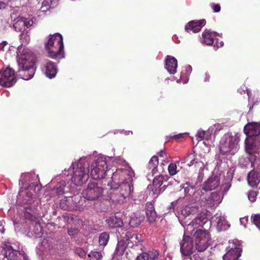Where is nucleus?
Returning a JSON list of instances; mask_svg holds the SVG:
<instances>
[{"mask_svg":"<svg viewBox=\"0 0 260 260\" xmlns=\"http://www.w3.org/2000/svg\"><path fill=\"white\" fill-rule=\"evenodd\" d=\"M27 181H29L30 184L23 190L22 187L21 188L19 193V197L24 198L23 202L25 204L24 207V217L32 221V225L30 228L31 230V235L35 236L36 237H40L42 232V226L41 225L40 220V215L37 213V208L36 206L37 203H35L34 200L36 197V189H40V186L38 185L39 181L38 175L35 174H22L19 180V185H24Z\"/></svg>","mask_w":260,"mask_h":260,"instance_id":"1","label":"nucleus"},{"mask_svg":"<svg viewBox=\"0 0 260 260\" xmlns=\"http://www.w3.org/2000/svg\"><path fill=\"white\" fill-rule=\"evenodd\" d=\"M208 217L207 211H203L199 214L197 217L193 219L190 223L187 221L182 220L181 224L184 228V234L183 239L180 243V251L182 255L185 256L190 255L196 250L195 245L193 244V240L189 235H192L193 232L196 229L197 225H203L208 221Z\"/></svg>","mask_w":260,"mask_h":260,"instance_id":"2","label":"nucleus"},{"mask_svg":"<svg viewBox=\"0 0 260 260\" xmlns=\"http://www.w3.org/2000/svg\"><path fill=\"white\" fill-rule=\"evenodd\" d=\"M244 132L247 138L245 140V150L249 154V159L252 165L256 160L260 152V141L258 138L260 136V123L258 122H249L244 127Z\"/></svg>","mask_w":260,"mask_h":260,"instance_id":"3","label":"nucleus"},{"mask_svg":"<svg viewBox=\"0 0 260 260\" xmlns=\"http://www.w3.org/2000/svg\"><path fill=\"white\" fill-rule=\"evenodd\" d=\"M24 51L23 45L17 49V62L19 67L18 72L21 78L25 80L30 79L34 75L36 70L35 63L36 58L31 52Z\"/></svg>","mask_w":260,"mask_h":260,"instance_id":"4","label":"nucleus"},{"mask_svg":"<svg viewBox=\"0 0 260 260\" xmlns=\"http://www.w3.org/2000/svg\"><path fill=\"white\" fill-rule=\"evenodd\" d=\"M90 157H82L72 163L70 171L72 172V181L77 186L86 182L89 178Z\"/></svg>","mask_w":260,"mask_h":260,"instance_id":"5","label":"nucleus"},{"mask_svg":"<svg viewBox=\"0 0 260 260\" xmlns=\"http://www.w3.org/2000/svg\"><path fill=\"white\" fill-rule=\"evenodd\" d=\"M63 48V38L60 34L56 33L49 36L48 41L45 44L48 56L55 59L64 58Z\"/></svg>","mask_w":260,"mask_h":260,"instance_id":"6","label":"nucleus"},{"mask_svg":"<svg viewBox=\"0 0 260 260\" xmlns=\"http://www.w3.org/2000/svg\"><path fill=\"white\" fill-rule=\"evenodd\" d=\"M133 189V181L122 182L118 184H112L108 194L113 202L121 203L130 197Z\"/></svg>","mask_w":260,"mask_h":260,"instance_id":"7","label":"nucleus"},{"mask_svg":"<svg viewBox=\"0 0 260 260\" xmlns=\"http://www.w3.org/2000/svg\"><path fill=\"white\" fill-rule=\"evenodd\" d=\"M202 225H194L197 226L193 232L192 236L194 239L195 249L198 252H203L207 249L210 244L211 240L208 231L201 229H198Z\"/></svg>","mask_w":260,"mask_h":260,"instance_id":"8","label":"nucleus"},{"mask_svg":"<svg viewBox=\"0 0 260 260\" xmlns=\"http://www.w3.org/2000/svg\"><path fill=\"white\" fill-rule=\"evenodd\" d=\"M239 139L237 136L225 134L220 141V151L223 155L228 153L234 154L239 149Z\"/></svg>","mask_w":260,"mask_h":260,"instance_id":"9","label":"nucleus"},{"mask_svg":"<svg viewBox=\"0 0 260 260\" xmlns=\"http://www.w3.org/2000/svg\"><path fill=\"white\" fill-rule=\"evenodd\" d=\"M107 168L106 157L104 156H98L91 164V177L94 180L104 178L106 176Z\"/></svg>","mask_w":260,"mask_h":260,"instance_id":"10","label":"nucleus"},{"mask_svg":"<svg viewBox=\"0 0 260 260\" xmlns=\"http://www.w3.org/2000/svg\"><path fill=\"white\" fill-rule=\"evenodd\" d=\"M0 260H28L23 252H20L9 242L3 244L0 254Z\"/></svg>","mask_w":260,"mask_h":260,"instance_id":"11","label":"nucleus"},{"mask_svg":"<svg viewBox=\"0 0 260 260\" xmlns=\"http://www.w3.org/2000/svg\"><path fill=\"white\" fill-rule=\"evenodd\" d=\"M142 241L141 235L127 232L118 242L116 250L123 252L126 246L132 248L134 246H141Z\"/></svg>","mask_w":260,"mask_h":260,"instance_id":"12","label":"nucleus"},{"mask_svg":"<svg viewBox=\"0 0 260 260\" xmlns=\"http://www.w3.org/2000/svg\"><path fill=\"white\" fill-rule=\"evenodd\" d=\"M83 197L86 200L94 201L100 200L103 196L104 189L95 182H90L82 191Z\"/></svg>","mask_w":260,"mask_h":260,"instance_id":"13","label":"nucleus"},{"mask_svg":"<svg viewBox=\"0 0 260 260\" xmlns=\"http://www.w3.org/2000/svg\"><path fill=\"white\" fill-rule=\"evenodd\" d=\"M134 171L131 169H119L113 173L112 179L113 184H118L122 182L133 181Z\"/></svg>","mask_w":260,"mask_h":260,"instance_id":"14","label":"nucleus"},{"mask_svg":"<svg viewBox=\"0 0 260 260\" xmlns=\"http://www.w3.org/2000/svg\"><path fill=\"white\" fill-rule=\"evenodd\" d=\"M203 194L204 193L202 194V193L198 194V191L193 194L195 196L196 201H199L200 200H201L204 202L203 206L212 207L218 205L221 202L220 195L216 192H211L205 197H203L202 198V196Z\"/></svg>","mask_w":260,"mask_h":260,"instance_id":"15","label":"nucleus"},{"mask_svg":"<svg viewBox=\"0 0 260 260\" xmlns=\"http://www.w3.org/2000/svg\"><path fill=\"white\" fill-rule=\"evenodd\" d=\"M16 82L14 71L7 68L0 72V84L7 87L13 85Z\"/></svg>","mask_w":260,"mask_h":260,"instance_id":"16","label":"nucleus"},{"mask_svg":"<svg viewBox=\"0 0 260 260\" xmlns=\"http://www.w3.org/2000/svg\"><path fill=\"white\" fill-rule=\"evenodd\" d=\"M241 242L235 240L229 245L230 250L223 255V260H237L241 255Z\"/></svg>","mask_w":260,"mask_h":260,"instance_id":"17","label":"nucleus"},{"mask_svg":"<svg viewBox=\"0 0 260 260\" xmlns=\"http://www.w3.org/2000/svg\"><path fill=\"white\" fill-rule=\"evenodd\" d=\"M220 176L218 174H212L203 184L201 190H198V194L204 193V191H210L216 189L220 184Z\"/></svg>","mask_w":260,"mask_h":260,"instance_id":"18","label":"nucleus"},{"mask_svg":"<svg viewBox=\"0 0 260 260\" xmlns=\"http://www.w3.org/2000/svg\"><path fill=\"white\" fill-rule=\"evenodd\" d=\"M198 210V207L194 204H190L184 206L181 210V215L179 217L180 223H181L182 220H185L187 221V223H190L191 222H189V221L190 218L187 219V217L195 214Z\"/></svg>","mask_w":260,"mask_h":260,"instance_id":"19","label":"nucleus"},{"mask_svg":"<svg viewBox=\"0 0 260 260\" xmlns=\"http://www.w3.org/2000/svg\"><path fill=\"white\" fill-rule=\"evenodd\" d=\"M205 23L206 21L205 19L192 20L187 24L185 29L187 32L192 30L193 32H198L201 30L202 27L205 25Z\"/></svg>","mask_w":260,"mask_h":260,"instance_id":"20","label":"nucleus"},{"mask_svg":"<svg viewBox=\"0 0 260 260\" xmlns=\"http://www.w3.org/2000/svg\"><path fill=\"white\" fill-rule=\"evenodd\" d=\"M182 163H187V165L190 167L193 165L196 167H199L200 169H203L204 164L202 161L196 160V155L194 153H189L187 156L181 160Z\"/></svg>","mask_w":260,"mask_h":260,"instance_id":"21","label":"nucleus"},{"mask_svg":"<svg viewBox=\"0 0 260 260\" xmlns=\"http://www.w3.org/2000/svg\"><path fill=\"white\" fill-rule=\"evenodd\" d=\"M165 68L170 74L176 73L177 68V59L171 56H167L166 59Z\"/></svg>","mask_w":260,"mask_h":260,"instance_id":"22","label":"nucleus"},{"mask_svg":"<svg viewBox=\"0 0 260 260\" xmlns=\"http://www.w3.org/2000/svg\"><path fill=\"white\" fill-rule=\"evenodd\" d=\"M44 71L46 76L51 79L55 76L57 73V68L53 62L47 60L45 64Z\"/></svg>","mask_w":260,"mask_h":260,"instance_id":"23","label":"nucleus"},{"mask_svg":"<svg viewBox=\"0 0 260 260\" xmlns=\"http://www.w3.org/2000/svg\"><path fill=\"white\" fill-rule=\"evenodd\" d=\"M212 222L216 224L217 228L220 230H226L230 227L223 216H217L216 215L212 218Z\"/></svg>","mask_w":260,"mask_h":260,"instance_id":"24","label":"nucleus"},{"mask_svg":"<svg viewBox=\"0 0 260 260\" xmlns=\"http://www.w3.org/2000/svg\"><path fill=\"white\" fill-rule=\"evenodd\" d=\"M248 184L251 187H256L260 182V174L257 172L251 171L247 177Z\"/></svg>","mask_w":260,"mask_h":260,"instance_id":"25","label":"nucleus"},{"mask_svg":"<svg viewBox=\"0 0 260 260\" xmlns=\"http://www.w3.org/2000/svg\"><path fill=\"white\" fill-rule=\"evenodd\" d=\"M146 214L149 222H153L155 220L157 215L151 203H147L146 205Z\"/></svg>","mask_w":260,"mask_h":260,"instance_id":"26","label":"nucleus"},{"mask_svg":"<svg viewBox=\"0 0 260 260\" xmlns=\"http://www.w3.org/2000/svg\"><path fill=\"white\" fill-rule=\"evenodd\" d=\"M216 32H210L209 30L206 29L202 34L203 41L208 45H211L213 43L214 37L216 36Z\"/></svg>","mask_w":260,"mask_h":260,"instance_id":"27","label":"nucleus"},{"mask_svg":"<svg viewBox=\"0 0 260 260\" xmlns=\"http://www.w3.org/2000/svg\"><path fill=\"white\" fill-rule=\"evenodd\" d=\"M158 165V158L157 156H153L149 160L147 168L150 172L148 174H151L153 176L157 172V166Z\"/></svg>","mask_w":260,"mask_h":260,"instance_id":"28","label":"nucleus"},{"mask_svg":"<svg viewBox=\"0 0 260 260\" xmlns=\"http://www.w3.org/2000/svg\"><path fill=\"white\" fill-rule=\"evenodd\" d=\"M106 221L110 228H119L123 225V221L121 218L115 215L110 216Z\"/></svg>","mask_w":260,"mask_h":260,"instance_id":"29","label":"nucleus"},{"mask_svg":"<svg viewBox=\"0 0 260 260\" xmlns=\"http://www.w3.org/2000/svg\"><path fill=\"white\" fill-rule=\"evenodd\" d=\"M164 177L162 175H158L153 180V186L154 188L152 191L155 194H158L160 192V187L162 184Z\"/></svg>","mask_w":260,"mask_h":260,"instance_id":"30","label":"nucleus"},{"mask_svg":"<svg viewBox=\"0 0 260 260\" xmlns=\"http://www.w3.org/2000/svg\"><path fill=\"white\" fill-rule=\"evenodd\" d=\"M66 186V182L64 181H60L51 190V193L53 196H60L62 195L64 192V188Z\"/></svg>","mask_w":260,"mask_h":260,"instance_id":"31","label":"nucleus"},{"mask_svg":"<svg viewBox=\"0 0 260 260\" xmlns=\"http://www.w3.org/2000/svg\"><path fill=\"white\" fill-rule=\"evenodd\" d=\"M13 27L16 31H21L25 30V18L23 17L18 18L17 20L13 24Z\"/></svg>","mask_w":260,"mask_h":260,"instance_id":"32","label":"nucleus"},{"mask_svg":"<svg viewBox=\"0 0 260 260\" xmlns=\"http://www.w3.org/2000/svg\"><path fill=\"white\" fill-rule=\"evenodd\" d=\"M148 260H165L159 255V251L155 249H151L147 252Z\"/></svg>","mask_w":260,"mask_h":260,"instance_id":"33","label":"nucleus"},{"mask_svg":"<svg viewBox=\"0 0 260 260\" xmlns=\"http://www.w3.org/2000/svg\"><path fill=\"white\" fill-rule=\"evenodd\" d=\"M109 240V234L107 232L101 233L99 237V242L100 246L104 247Z\"/></svg>","mask_w":260,"mask_h":260,"instance_id":"34","label":"nucleus"},{"mask_svg":"<svg viewBox=\"0 0 260 260\" xmlns=\"http://www.w3.org/2000/svg\"><path fill=\"white\" fill-rule=\"evenodd\" d=\"M53 248V246L49 242L48 239H44L42 241L41 244L40 246V249L42 251H50Z\"/></svg>","mask_w":260,"mask_h":260,"instance_id":"35","label":"nucleus"},{"mask_svg":"<svg viewBox=\"0 0 260 260\" xmlns=\"http://www.w3.org/2000/svg\"><path fill=\"white\" fill-rule=\"evenodd\" d=\"M143 220L142 217L132 216L129 222V224L132 227H137L140 224Z\"/></svg>","mask_w":260,"mask_h":260,"instance_id":"36","label":"nucleus"},{"mask_svg":"<svg viewBox=\"0 0 260 260\" xmlns=\"http://www.w3.org/2000/svg\"><path fill=\"white\" fill-rule=\"evenodd\" d=\"M72 200H73L71 198L62 200L60 202V207L64 210H69L71 209L72 207L70 205V202L72 201Z\"/></svg>","mask_w":260,"mask_h":260,"instance_id":"37","label":"nucleus"},{"mask_svg":"<svg viewBox=\"0 0 260 260\" xmlns=\"http://www.w3.org/2000/svg\"><path fill=\"white\" fill-rule=\"evenodd\" d=\"M89 260H101L102 255L101 252L91 251L88 255Z\"/></svg>","mask_w":260,"mask_h":260,"instance_id":"38","label":"nucleus"},{"mask_svg":"<svg viewBox=\"0 0 260 260\" xmlns=\"http://www.w3.org/2000/svg\"><path fill=\"white\" fill-rule=\"evenodd\" d=\"M209 133H210V129L207 131L199 130L196 135L197 140L199 142L203 140L204 139V137H205V135H207Z\"/></svg>","mask_w":260,"mask_h":260,"instance_id":"39","label":"nucleus"},{"mask_svg":"<svg viewBox=\"0 0 260 260\" xmlns=\"http://www.w3.org/2000/svg\"><path fill=\"white\" fill-rule=\"evenodd\" d=\"M252 222L260 230V214H254L251 217Z\"/></svg>","mask_w":260,"mask_h":260,"instance_id":"40","label":"nucleus"},{"mask_svg":"<svg viewBox=\"0 0 260 260\" xmlns=\"http://www.w3.org/2000/svg\"><path fill=\"white\" fill-rule=\"evenodd\" d=\"M168 171L170 175L173 176L177 173V166L175 164H170L168 166Z\"/></svg>","mask_w":260,"mask_h":260,"instance_id":"41","label":"nucleus"},{"mask_svg":"<svg viewBox=\"0 0 260 260\" xmlns=\"http://www.w3.org/2000/svg\"><path fill=\"white\" fill-rule=\"evenodd\" d=\"M51 0L45 1L42 3V6L41 8L42 12L46 11L49 10L50 8Z\"/></svg>","mask_w":260,"mask_h":260,"instance_id":"42","label":"nucleus"},{"mask_svg":"<svg viewBox=\"0 0 260 260\" xmlns=\"http://www.w3.org/2000/svg\"><path fill=\"white\" fill-rule=\"evenodd\" d=\"M20 40L24 45L27 44L30 41V37L26 33H23L20 36Z\"/></svg>","mask_w":260,"mask_h":260,"instance_id":"43","label":"nucleus"},{"mask_svg":"<svg viewBox=\"0 0 260 260\" xmlns=\"http://www.w3.org/2000/svg\"><path fill=\"white\" fill-rule=\"evenodd\" d=\"M257 193L255 191H249L248 194V198L250 202H253L256 200Z\"/></svg>","mask_w":260,"mask_h":260,"instance_id":"44","label":"nucleus"},{"mask_svg":"<svg viewBox=\"0 0 260 260\" xmlns=\"http://www.w3.org/2000/svg\"><path fill=\"white\" fill-rule=\"evenodd\" d=\"M75 252L76 254L79 255L81 257H84L86 255L85 251L81 248H77L75 250Z\"/></svg>","mask_w":260,"mask_h":260,"instance_id":"45","label":"nucleus"},{"mask_svg":"<svg viewBox=\"0 0 260 260\" xmlns=\"http://www.w3.org/2000/svg\"><path fill=\"white\" fill-rule=\"evenodd\" d=\"M136 260H148L147 252H142L139 254L137 256Z\"/></svg>","mask_w":260,"mask_h":260,"instance_id":"46","label":"nucleus"},{"mask_svg":"<svg viewBox=\"0 0 260 260\" xmlns=\"http://www.w3.org/2000/svg\"><path fill=\"white\" fill-rule=\"evenodd\" d=\"M210 7L215 13H218L220 11V6L219 4L211 3L210 4Z\"/></svg>","mask_w":260,"mask_h":260,"instance_id":"47","label":"nucleus"},{"mask_svg":"<svg viewBox=\"0 0 260 260\" xmlns=\"http://www.w3.org/2000/svg\"><path fill=\"white\" fill-rule=\"evenodd\" d=\"M9 2L10 0H0V10L5 9Z\"/></svg>","mask_w":260,"mask_h":260,"instance_id":"48","label":"nucleus"},{"mask_svg":"<svg viewBox=\"0 0 260 260\" xmlns=\"http://www.w3.org/2000/svg\"><path fill=\"white\" fill-rule=\"evenodd\" d=\"M231 180V179H229V180L230 181ZM231 186V184H230V183L229 181H228V182H226L225 184H223V185L221 186V187L224 190V191L226 192L229 189V188Z\"/></svg>","mask_w":260,"mask_h":260,"instance_id":"49","label":"nucleus"},{"mask_svg":"<svg viewBox=\"0 0 260 260\" xmlns=\"http://www.w3.org/2000/svg\"><path fill=\"white\" fill-rule=\"evenodd\" d=\"M78 233V230L77 229H71L68 230V234L70 236H73L76 234Z\"/></svg>","mask_w":260,"mask_h":260,"instance_id":"50","label":"nucleus"},{"mask_svg":"<svg viewBox=\"0 0 260 260\" xmlns=\"http://www.w3.org/2000/svg\"><path fill=\"white\" fill-rule=\"evenodd\" d=\"M25 27H29L32 25L34 22L32 20H28L27 19L25 18Z\"/></svg>","mask_w":260,"mask_h":260,"instance_id":"51","label":"nucleus"},{"mask_svg":"<svg viewBox=\"0 0 260 260\" xmlns=\"http://www.w3.org/2000/svg\"><path fill=\"white\" fill-rule=\"evenodd\" d=\"M185 134H178L176 135H174L172 137L175 139H179L183 138L184 135H185Z\"/></svg>","mask_w":260,"mask_h":260,"instance_id":"52","label":"nucleus"},{"mask_svg":"<svg viewBox=\"0 0 260 260\" xmlns=\"http://www.w3.org/2000/svg\"><path fill=\"white\" fill-rule=\"evenodd\" d=\"M212 138V131L210 129V133L208 134L207 135H205V137H204V139H206V140H209L211 139Z\"/></svg>","mask_w":260,"mask_h":260,"instance_id":"53","label":"nucleus"},{"mask_svg":"<svg viewBox=\"0 0 260 260\" xmlns=\"http://www.w3.org/2000/svg\"><path fill=\"white\" fill-rule=\"evenodd\" d=\"M65 220H67L68 222H71L73 220V217L72 215H68L64 217Z\"/></svg>","mask_w":260,"mask_h":260,"instance_id":"54","label":"nucleus"},{"mask_svg":"<svg viewBox=\"0 0 260 260\" xmlns=\"http://www.w3.org/2000/svg\"><path fill=\"white\" fill-rule=\"evenodd\" d=\"M158 155L160 157H163V158H165V157H166V154L165 152V151L164 150H160L159 153H158Z\"/></svg>","mask_w":260,"mask_h":260,"instance_id":"55","label":"nucleus"},{"mask_svg":"<svg viewBox=\"0 0 260 260\" xmlns=\"http://www.w3.org/2000/svg\"><path fill=\"white\" fill-rule=\"evenodd\" d=\"M7 44V42L6 41H3L0 43V50H2Z\"/></svg>","mask_w":260,"mask_h":260,"instance_id":"56","label":"nucleus"},{"mask_svg":"<svg viewBox=\"0 0 260 260\" xmlns=\"http://www.w3.org/2000/svg\"><path fill=\"white\" fill-rule=\"evenodd\" d=\"M210 77V75L208 73H206L205 74V79L204 80V82H208V81H209Z\"/></svg>","mask_w":260,"mask_h":260,"instance_id":"57","label":"nucleus"},{"mask_svg":"<svg viewBox=\"0 0 260 260\" xmlns=\"http://www.w3.org/2000/svg\"><path fill=\"white\" fill-rule=\"evenodd\" d=\"M192 68L190 66H188L186 68V71L190 74L191 72Z\"/></svg>","mask_w":260,"mask_h":260,"instance_id":"58","label":"nucleus"},{"mask_svg":"<svg viewBox=\"0 0 260 260\" xmlns=\"http://www.w3.org/2000/svg\"><path fill=\"white\" fill-rule=\"evenodd\" d=\"M129 134H133V132H132V131H125V132H124V134H125V135H129Z\"/></svg>","mask_w":260,"mask_h":260,"instance_id":"59","label":"nucleus"},{"mask_svg":"<svg viewBox=\"0 0 260 260\" xmlns=\"http://www.w3.org/2000/svg\"><path fill=\"white\" fill-rule=\"evenodd\" d=\"M175 204L174 202H172L171 204L169 206V209H173L174 208V204Z\"/></svg>","mask_w":260,"mask_h":260,"instance_id":"60","label":"nucleus"},{"mask_svg":"<svg viewBox=\"0 0 260 260\" xmlns=\"http://www.w3.org/2000/svg\"><path fill=\"white\" fill-rule=\"evenodd\" d=\"M238 91L241 93V94H242L243 92H245V90L244 89H242V88H240L238 90Z\"/></svg>","mask_w":260,"mask_h":260,"instance_id":"61","label":"nucleus"},{"mask_svg":"<svg viewBox=\"0 0 260 260\" xmlns=\"http://www.w3.org/2000/svg\"><path fill=\"white\" fill-rule=\"evenodd\" d=\"M183 73H181V75H180V80H177V82H180V80L182 79V78H183Z\"/></svg>","mask_w":260,"mask_h":260,"instance_id":"62","label":"nucleus"},{"mask_svg":"<svg viewBox=\"0 0 260 260\" xmlns=\"http://www.w3.org/2000/svg\"><path fill=\"white\" fill-rule=\"evenodd\" d=\"M247 221V219L246 218H242V219H240V222L241 224H243V223H244V221Z\"/></svg>","mask_w":260,"mask_h":260,"instance_id":"63","label":"nucleus"},{"mask_svg":"<svg viewBox=\"0 0 260 260\" xmlns=\"http://www.w3.org/2000/svg\"><path fill=\"white\" fill-rule=\"evenodd\" d=\"M223 46V42L222 41H221L219 43V46H218L217 47H222Z\"/></svg>","mask_w":260,"mask_h":260,"instance_id":"64","label":"nucleus"}]
</instances>
